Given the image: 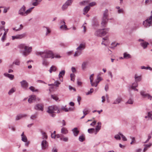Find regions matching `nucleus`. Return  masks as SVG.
<instances>
[{"mask_svg": "<svg viewBox=\"0 0 152 152\" xmlns=\"http://www.w3.org/2000/svg\"><path fill=\"white\" fill-rule=\"evenodd\" d=\"M60 140H63L64 142H67L68 141V138L67 137H65L64 136L63 134V136L60 139Z\"/></svg>", "mask_w": 152, "mask_h": 152, "instance_id": "nucleus-42", "label": "nucleus"}, {"mask_svg": "<svg viewBox=\"0 0 152 152\" xmlns=\"http://www.w3.org/2000/svg\"><path fill=\"white\" fill-rule=\"evenodd\" d=\"M93 80H91V81H90L91 86L95 87H97V86L96 82H93Z\"/></svg>", "mask_w": 152, "mask_h": 152, "instance_id": "nucleus-49", "label": "nucleus"}, {"mask_svg": "<svg viewBox=\"0 0 152 152\" xmlns=\"http://www.w3.org/2000/svg\"><path fill=\"white\" fill-rule=\"evenodd\" d=\"M122 100V98L121 97L118 96L114 100L113 104H116L120 103Z\"/></svg>", "mask_w": 152, "mask_h": 152, "instance_id": "nucleus-17", "label": "nucleus"}, {"mask_svg": "<svg viewBox=\"0 0 152 152\" xmlns=\"http://www.w3.org/2000/svg\"><path fill=\"white\" fill-rule=\"evenodd\" d=\"M61 133L62 134H66L68 133V131L65 127H63L61 129Z\"/></svg>", "mask_w": 152, "mask_h": 152, "instance_id": "nucleus-23", "label": "nucleus"}, {"mask_svg": "<svg viewBox=\"0 0 152 152\" xmlns=\"http://www.w3.org/2000/svg\"><path fill=\"white\" fill-rule=\"evenodd\" d=\"M96 5V3L95 2H92L89 4L88 6H89V7H92V6H94Z\"/></svg>", "mask_w": 152, "mask_h": 152, "instance_id": "nucleus-59", "label": "nucleus"}, {"mask_svg": "<svg viewBox=\"0 0 152 152\" xmlns=\"http://www.w3.org/2000/svg\"><path fill=\"white\" fill-rule=\"evenodd\" d=\"M140 45L144 49H145L147 48V46L149 45V43L147 42L144 41L141 42Z\"/></svg>", "mask_w": 152, "mask_h": 152, "instance_id": "nucleus-27", "label": "nucleus"}, {"mask_svg": "<svg viewBox=\"0 0 152 152\" xmlns=\"http://www.w3.org/2000/svg\"><path fill=\"white\" fill-rule=\"evenodd\" d=\"M56 111V113H59L60 112V111L58 109L57 106H52L48 107L47 112L49 114H51V115L52 117H54L55 116V115L53 113H56L55 111Z\"/></svg>", "mask_w": 152, "mask_h": 152, "instance_id": "nucleus-4", "label": "nucleus"}, {"mask_svg": "<svg viewBox=\"0 0 152 152\" xmlns=\"http://www.w3.org/2000/svg\"><path fill=\"white\" fill-rule=\"evenodd\" d=\"M120 135L119 134V133L118 134L115 135V136L114 138L116 140H121Z\"/></svg>", "mask_w": 152, "mask_h": 152, "instance_id": "nucleus-50", "label": "nucleus"}, {"mask_svg": "<svg viewBox=\"0 0 152 152\" xmlns=\"http://www.w3.org/2000/svg\"><path fill=\"white\" fill-rule=\"evenodd\" d=\"M110 30L109 28L99 29L96 30L94 33V35L98 37H101L106 35Z\"/></svg>", "mask_w": 152, "mask_h": 152, "instance_id": "nucleus-3", "label": "nucleus"}, {"mask_svg": "<svg viewBox=\"0 0 152 152\" xmlns=\"http://www.w3.org/2000/svg\"><path fill=\"white\" fill-rule=\"evenodd\" d=\"M4 75L9 78L10 80H12L14 77V76L12 75L9 74L7 73H5L4 74Z\"/></svg>", "mask_w": 152, "mask_h": 152, "instance_id": "nucleus-26", "label": "nucleus"}, {"mask_svg": "<svg viewBox=\"0 0 152 152\" xmlns=\"http://www.w3.org/2000/svg\"><path fill=\"white\" fill-rule=\"evenodd\" d=\"M36 99V96L35 95L31 96L28 99V102L30 103H32Z\"/></svg>", "mask_w": 152, "mask_h": 152, "instance_id": "nucleus-18", "label": "nucleus"}, {"mask_svg": "<svg viewBox=\"0 0 152 152\" xmlns=\"http://www.w3.org/2000/svg\"><path fill=\"white\" fill-rule=\"evenodd\" d=\"M85 139V137L83 135L80 136L79 138V141L81 142H83L84 140Z\"/></svg>", "mask_w": 152, "mask_h": 152, "instance_id": "nucleus-44", "label": "nucleus"}, {"mask_svg": "<svg viewBox=\"0 0 152 152\" xmlns=\"http://www.w3.org/2000/svg\"><path fill=\"white\" fill-rule=\"evenodd\" d=\"M152 3V0H146L145 1V4L147 5L148 4H149Z\"/></svg>", "mask_w": 152, "mask_h": 152, "instance_id": "nucleus-58", "label": "nucleus"}, {"mask_svg": "<svg viewBox=\"0 0 152 152\" xmlns=\"http://www.w3.org/2000/svg\"><path fill=\"white\" fill-rule=\"evenodd\" d=\"M151 135L149 134L148 135V138L144 142L145 143H147L148 142L149 140L151 138Z\"/></svg>", "mask_w": 152, "mask_h": 152, "instance_id": "nucleus-60", "label": "nucleus"}, {"mask_svg": "<svg viewBox=\"0 0 152 152\" xmlns=\"http://www.w3.org/2000/svg\"><path fill=\"white\" fill-rule=\"evenodd\" d=\"M12 40H14L15 39H19L18 35H17L15 36H12Z\"/></svg>", "mask_w": 152, "mask_h": 152, "instance_id": "nucleus-62", "label": "nucleus"}, {"mask_svg": "<svg viewBox=\"0 0 152 152\" xmlns=\"http://www.w3.org/2000/svg\"><path fill=\"white\" fill-rule=\"evenodd\" d=\"M138 86V83L137 82L135 81L134 83H132V85L131 86V88L134 91H138V89L136 88V87Z\"/></svg>", "mask_w": 152, "mask_h": 152, "instance_id": "nucleus-14", "label": "nucleus"}, {"mask_svg": "<svg viewBox=\"0 0 152 152\" xmlns=\"http://www.w3.org/2000/svg\"><path fill=\"white\" fill-rule=\"evenodd\" d=\"M72 131L73 132L74 136L75 137L77 136L79 132V131L77 130V127L73 129L72 130Z\"/></svg>", "mask_w": 152, "mask_h": 152, "instance_id": "nucleus-15", "label": "nucleus"}, {"mask_svg": "<svg viewBox=\"0 0 152 152\" xmlns=\"http://www.w3.org/2000/svg\"><path fill=\"white\" fill-rule=\"evenodd\" d=\"M34 8V7H31L25 11L26 16L30 13L32 11Z\"/></svg>", "mask_w": 152, "mask_h": 152, "instance_id": "nucleus-39", "label": "nucleus"}, {"mask_svg": "<svg viewBox=\"0 0 152 152\" xmlns=\"http://www.w3.org/2000/svg\"><path fill=\"white\" fill-rule=\"evenodd\" d=\"M101 128V126H99L97 125L95 128V131L96 133H95V134H97V133L99 131L100 129Z\"/></svg>", "mask_w": 152, "mask_h": 152, "instance_id": "nucleus-43", "label": "nucleus"}, {"mask_svg": "<svg viewBox=\"0 0 152 152\" xmlns=\"http://www.w3.org/2000/svg\"><path fill=\"white\" fill-rule=\"evenodd\" d=\"M145 118H148L151 120H152V111H150L148 113V115L145 117Z\"/></svg>", "mask_w": 152, "mask_h": 152, "instance_id": "nucleus-34", "label": "nucleus"}, {"mask_svg": "<svg viewBox=\"0 0 152 152\" xmlns=\"http://www.w3.org/2000/svg\"><path fill=\"white\" fill-rule=\"evenodd\" d=\"M18 37L19 39H21L25 38L26 36V34L24 33L20 34H18Z\"/></svg>", "mask_w": 152, "mask_h": 152, "instance_id": "nucleus-37", "label": "nucleus"}, {"mask_svg": "<svg viewBox=\"0 0 152 152\" xmlns=\"http://www.w3.org/2000/svg\"><path fill=\"white\" fill-rule=\"evenodd\" d=\"M85 44L81 43L76 48V50H79L81 52V51L85 48Z\"/></svg>", "mask_w": 152, "mask_h": 152, "instance_id": "nucleus-13", "label": "nucleus"}, {"mask_svg": "<svg viewBox=\"0 0 152 152\" xmlns=\"http://www.w3.org/2000/svg\"><path fill=\"white\" fill-rule=\"evenodd\" d=\"M94 91V89L93 88L90 89L89 91L86 93V95H88L91 94Z\"/></svg>", "mask_w": 152, "mask_h": 152, "instance_id": "nucleus-52", "label": "nucleus"}, {"mask_svg": "<svg viewBox=\"0 0 152 152\" xmlns=\"http://www.w3.org/2000/svg\"><path fill=\"white\" fill-rule=\"evenodd\" d=\"M57 70V68L54 66H52L50 68L49 70V72L50 73H52V72H55Z\"/></svg>", "mask_w": 152, "mask_h": 152, "instance_id": "nucleus-22", "label": "nucleus"}, {"mask_svg": "<svg viewBox=\"0 0 152 152\" xmlns=\"http://www.w3.org/2000/svg\"><path fill=\"white\" fill-rule=\"evenodd\" d=\"M43 60L42 61V64L43 65L45 66H47L49 64V62L47 60L46 58H42Z\"/></svg>", "mask_w": 152, "mask_h": 152, "instance_id": "nucleus-28", "label": "nucleus"}, {"mask_svg": "<svg viewBox=\"0 0 152 152\" xmlns=\"http://www.w3.org/2000/svg\"><path fill=\"white\" fill-rule=\"evenodd\" d=\"M88 131L89 133H93L95 132V129L94 128H90L88 129Z\"/></svg>", "mask_w": 152, "mask_h": 152, "instance_id": "nucleus-45", "label": "nucleus"}, {"mask_svg": "<svg viewBox=\"0 0 152 152\" xmlns=\"http://www.w3.org/2000/svg\"><path fill=\"white\" fill-rule=\"evenodd\" d=\"M29 89L31 91H32L33 92H34V91H38V90L37 89L35 90L34 88V87L32 86H31L29 88Z\"/></svg>", "mask_w": 152, "mask_h": 152, "instance_id": "nucleus-55", "label": "nucleus"}, {"mask_svg": "<svg viewBox=\"0 0 152 152\" xmlns=\"http://www.w3.org/2000/svg\"><path fill=\"white\" fill-rule=\"evenodd\" d=\"M127 103L130 104H132L133 103V100L130 98L128 100Z\"/></svg>", "mask_w": 152, "mask_h": 152, "instance_id": "nucleus-53", "label": "nucleus"}, {"mask_svg": "<svg viewBox=\"0 0 152 152\" xmlns=\"http://www.w3.org/2000/svg\"><path fill=\"white\" fill-rule=\"evenodd\" d=\"M16 88L15 87L12 88L9 91L8 94L9 95H11L13 93L15 92L16 91Z\"/></svg>", "mask_w": 152, "mask_h": 152, "instance_id": "nucleus-29", "label": "nucleus"}, {"mask_svg": "<svg viewBox=\"0 0 152 152\" xmlns=\"http://www.w3.org/2000/svg\"><path fill=\"white\" fill-rule=\"evenodd\" d=\"M144 27L145 28H148L152 25V11L151 13V15L147 19L144 21L143 23Z\"/></svg>", "mask_w": 152, "mask_h": 152, "instance_id": "nucleus-6", "label": "nucleus"}, {"mask_svg": "<svg viewBox=\"0 0 152 152\" xmlns=\"http://www.w3.org/2000/svg\"><path fill=\"white\" fill-rule=\"evenodd\" d=\"M131 57V55L128 54L127 53H124V58H129Z\"/></svg>", "mask_w": 152, "mask_h": 152, "instance_id": "nucleus-38", "label": "nucleus"}, {"mask_svg": "<svg viewBox=\"0 0 152 152\" xmlns=\"http://www.w3.org/2000/svg\"><path fill=\"white\" fill-rule=\"evenodd\" d=\"M118 13H123L124 12V10L123 9H120L118 10Z\"/></svg>", "mask_w": 152, "mask_h": 152, "instance_id": "nucleus-64", "label": "nucleus"}, {"mask_svg": "<svg viewBox=\"0 0 152 152\" xmlns=\"http://www.w3.org/2000/svg\"><path fill=\"white\" fill-rule=\"evenodd\" d=\"M27 116L26 114H20L18 115L16 117V120H18L22 118L25 117Z\"/></svg>", "mask_w": 152, "mask_h": 152, "instance_id": "nucleus-19", "label": "nucleus"}, {"mask_svg": "<svg viewBox=\"0 0 152 152\" xmlns=\"http://www.w3.org/2000/svg\"><path fill=\"white\" fill-rule=\"evenodd\" d=\"M134 77L135 80V81L137 82L141 81L142 80L141 76H138L137 74L135 75Z\"/></svg>", "mask_w": 152, "mask_h": 152, "instance_id": "nucleus-20", "label": "nucleus"}, {"mask_svg": "<svg viewBox=\"0 0 152 152\" xmlns=\"http://www.w3.org/2000/svg\"><path fill=\"white\" fill-rule=\"evenodd\" d=\"M7 32H6V31H5V32H4L3 35L2 36L1 40L2 41V42H4L5 39V37L6 35L7 34Z\"/></svg>", "mask_w": 152, "mask_h": 152, "instance_id": "nucleus-46", "label": "nucleus"}, {"mask_svg": "<svg viewBox=\"0 0 152 152\" xmlns=\"http://www.w3.org/2000/svg\"><path fill=\"white\" fill-rule=\"evenodd\" d=\"M88 63V62L87 61H85L83 62L81 65V68L83 70H85L86 68Z\"/></svg>", "mask_w": 152, "mask_h": 152, "instance_id": "nucleus-21", "label": "nucleus"}, {"mask_svg": "<svg viewBox=\"0 0 152 152\" xmlns=\"http://www.w3.org/2000/svg\"><path fill=\"white\" fill-rule=\"evenodd\" d=\"M44 28H45L46 29V32L45 33V35L46 36H48L49 35V34L51 32V30L50 29L47 27H44Z\"/></svg>", "mask_w": 152, "mask_h": 152, "instance_id": "nucleus-33", "label": "nucleus"}, {"mask_svg": "<svg viewBox=\"0 0 152 152\" xmlns=\"http://www.w3.org/2000/svg\"><path fill=\"white\" fill-rule=\"evenodd\" d=\"M65 74V71L64 70H63L61 71L59 73L58 75V77L59 78L62 77L63 76H64Z\"/></svg>", "mask_w": 152, "mask_h": 152, "instance_id": "nucleus-36", "label": "nucleus"}, {"mask_svg": "<svg viewBox=\"0 0 152 152\" xmlns=\"http://www.w3.org/2000/svg\"><path fill=\"white\" fill-rule=\"evenodd\" d=\"M26 7L23 5L18 11V14L22 16H26Z\"/></svg>", "mask_w": 152, "mask_h": 152, "instance_id": "nucleus-9", "label": "nucleus"}, {"mask_svg": "<svg viewBox=\"0 0 152 152\" xmlns=\"http://www.w3.org/2000/svg\"><path fill=\"white\" fill-rule=\"evenodd\" d=\"M51 97L53 99L55 100L56 101H57L58 99V98L56 95H51Z\"/></svg>", "mask_w": 152, "mask_h": 152, "instance_id": "nucleus-54", "label": "nucleus"}, {"mask_svg": "<svg viewBox=\"0 0 152 152\" xmlns=\"http://www.w3.org/2000/svg\"><path fill=\"white\" fill-rule=\"evenodd\" d=\"M90 112V111L88 108H85L83 111V113L84 115H87Z\"/></svg>", "mask_w": 152, "mask_h": 152, "instance_id": "nucleus-35", "label": "nucleus"}, {"mask_svg": "<svg viewBox=\"0 0 152 152\" xmlns=\"http://www.w3.org/2000/svg\"><path fill=\"white\" fill-rule=\"evenodd\" d=\"M42 148V150H45L48 146V143L45 140H43L41 142Z\"/></svg>", "mask_w": 152, "mask_h": 152, "instance_id": "nucleus-10", "label": "nucleus"}, {"mask_svg": "<svg viewBox=\"0 0 152 152\" xmlns=\"http://www.w3.org/2000/svg\"><path fill=\"white\" fill-rule=\"evenodd\" d=\"M4 7V9L3 11V12L4 13H6L7 12L8 10H9L10 7H9L7 8H6L5 7Z\"/></svg>", "mask_w": 152, "mask_h": 152, "instance_id": "nucleus-57", "label": "nucleus"}, {"mask_svg": "<svg viewBox=\"0 0 152 152\" xmlns=\"http://www.w3.org/2000/svg\"><path fill=\"white\" fill-rule=\"evenodd\" d=\"M89 3L88 0L84 1L79 2V4L80 6L85 5Z\"/></svg>", "mask_w": 152, "mask_h": 152, "instance_id": "nucleus-31", "label": "nucleus"}, {"mask_svg": "<svg viewBox=\"0 0 152 152\" xmlns=\"http://www.w3.org/2000/svg\"><path fill=\"white\" fill-rule=\"evenodd\" d=\"M56 137L57 138H60V139L61 138V137L63 136V134H56Z\"/></svg>", "mask_w": 152, "mask_h": 152, "instance_id": "nucleus-63", "label": "nucleus"}, {"mask_svg": "<svg viewBox=\"0 0 152 152\" xmlns=\"http://www.w3.org/2000/svg\"><path fill=\"white\" fill-rule=\"evenodd\" d=\"M60 28L63 30H67L69 29L65 24L61 25L60 27Z\"/></svg>", "mask_w": 152, "mask_h": 152, "instance_id": "nucleus-30", "label": "nucleus"}, {"mask_svg": "<svg viewBox=\"0 0 152 152\" xmlns=\"http://www.w3.org/2000/svg\"><path fill=\"white\" fill-rule=\"evenodd\" d=\"M13 64H15L16 65L19 66L20 64V61L19 59H16L13 62Z\"/></svg>", "mask_w": 152, "mask_h": 152, "instance_id": "nucleus-41", "label": "nucleus"}, {"mask_svg": "<svg viewBox=\"0 0 152 152\" xmlns=\"http://www.w3.org/2000/svg\"><path fill=\"white\" fill-rule=\"evenodd\" d=\"M74 0H68L63 5L61 9L63 10H64L68 8L69 6L71 5Z\"/></svg>", "mask_w": 152, "mask_h": 152, "instance_id": "nucleus-7", "label": "nucleus"}, {"mask_svg": "<svg viewBox=\"0 0 152 152\" xmlns=\"http://www.w3.org/2000/svg\"><path fill=\"white\" fill-rule=\"evenodd\" d=\"M21 87L24 89H26L28 87V83L25 80H23L20 82Z\"/></svg>", "mask_w": 152, "mask_h": 152, "instance_id": "nucleus-11", "label": "nucleus"}, {"mask_svg": "<svg viewBox=\"0 0 152 152\" xmlns=\"http://www.w3.org/2000/svg\"><path fill=\"white\" fill-rule=\"evenodd\" d=\"M34 109L36 110L42 111L43 110V107L42 105L38 104L35 106Z\"/></svg>", "mask_w": 152, "mask_h": 152, "instance_id": "nucleus-16", "label": "nucleus"}, {"mask_svg": "<svg viewBox=\"0 0 152 152\" xmlns=\"http://www.w3.org/2000/svg\"><path fill=\"white\" fill-rule=\"evenodd\" d=\"M42 0H32V5L34 6H36L38 5Z\"/></svg>", "mask_w": 152, "mask_h": 152, "instance_id": "nucleus-12", "label": "nucleus"}, {"mask_svg": "<svg viewBox=\"0 0 152 152\" xmlns=\"http://www.w3.org/2000/svg\"><path fill=\"white\" fill-rule=\"evenodd\" d=\"M103 16L102 18L101 25L103 27H106L108 21V10L107 9L105 10L103 12Z\"/></svg>", "mask_w": 152, "mask_h": 152, "instance_id": "nucleus-2", "label": "nucleus"}, {"mask_svg": "<svg viewBox=\"0 0 152 152\" xmlns=\"http://www.w3.org/2000/svg\"><path fill=\"white\" fill-rule=\"evenodd\" d=\"M81 54V52L79 50H77L75 53L74 55V57L78 56Z\"/></svg>", "mask_w": 152, "mask_h": 152, "instance_id": "nucleus-40", "label": "nucleus"}, {"mask_svg": "<svg viewBox=\"0 0 152 152\" xmlns=\"http://www.w3.org/2000/svg\"><path fill=\"white\" fill-rule=\"evenodd\" d=\"M119 134L122 137V140L123 141H126L127 140V139L126 138L122 133H121V132H119Z\"/></svg>", "mask_w": 152, "mask_h": 152, "instance_id": "nucleus-48", "label": "nucleus"}, {"mask_svg": "<svg viewBox=\"0 0 152 152\" xmlns=\"http://www.w3.org/2000/svg\"><path fill=\"white\" fill-rule=\"evenodd\" d=\"M38 56H40L42 58V54H43V51L41 52H36L35 53Z\"/></svg>", "mask_w": 152, "mask_h": 152, "instance_id": "nucleus-47", "label": "nucleus"}, {"mask_svg": "<svg viewBox=\"0 0 152 152\" xmlns=\"http://www.w3.org/2000/svg\"><path fill=\"white\" fill-rule=\"evenodd\" d=\"M75 75L73 73H72L70 74V77H71V80L72 81H74L75 79Z\"/></svg>", "mask_w": 152, "mask_h": 152, "instance_id": "nucleus-51", "label": "nucleus"}, {"mask_svg": "<svg viewBox=\"0 0 152 152\" xmlns=\"http://www.w3.org/2000/svg\"><path fill=\"white\" fill-rule=\"evenodd\" d=\"M41 133L42 135V138L43 139H47L48 138V136L46 134V133L43 131H42Z\"/></svg>", "mask_w": 152, "mask_h": 152, "instance_id": "nucleus-32", "label": "nucleus"}, {"mask_svg": "<svg viewBox=\"0 0 152 152\" xmlns=\"http://www.w3.org/2000/svg\"><path fill=\"white\" fill-rule=\"evenodd\" d=\"M42 58H54V55L53 52L50 50H45L43 51Z\"/></svg>", "mask_w": 152, "mask_h": 152, "instance_id": "nucleus-5", "label": "nucleus"}, {"mask_svg": "<svg viewBox=\"0 0 152 152\" xmlns=\"http://www.w3.org/2000/svg\"><path fill=\"white\" fill-rule=\"evenodd\" d=\"M61 109L62 110H63L65 112H68L69 111L68 109L67 108H65L64 106L61 107Z\"/></svg>", "mask_w": 152, "mask_h": 152, "instance_id": "nucleus-61", "label": "nucleus"}, {"mask_svg": "<svg viewBox=\"0 0 152 152\" xmlns=\"http://www.w3.org/2000/svg\"><path fill=\"white\" fill-rule=\"evenodd\" d=\"M18 48L21 49H24L22 53L23 56H26L28 55L32 51V47H28L25 45V44H21L18 46Z\"/></svg>", "mask_w": 152, "mask_h": 152, "instance_id": "nucleus-1", "label": "nucleus"}, {"mask_svg": "<svg viewBox=\"0 0 152 152\" xmlns=\"http://www.w3.org/2000/svg\"><path fill=\"white\" fill-rule=\"evenodd\" d=\"M90 7L88 6H86L83 9V14L85 15L88 12L89 10L90 9Z\"/></svg>", "mask_w": 152, "mask_h": 152, "instance_id": "nucleus-24", "label": "nucleus"}, {"mask_svg": "<svg viewBox=\"0 0 152 152\" xmlns=\"http://www.w3.org/2000/svg\"><path fill=\"white\" fill-rule=\"evenodd\" d=\"M60 83H61L59 81H56L54 82V86H55L56 87H58L59 86V85L60 84Z\"/></svg>", "mask_w": 152, "mask_h": 152, "instance_id": "nucleus-56", "label": "nucleus"}, {"mask_svg": "<svg viewBox=\"0 0 152 152\" xmlns=\"http://www.w3.org/2000/svg\"><path fill=\"white\" fill-rule=\"evenodd\" d=\"M140 94L141 96L144 98L147 97L148 99L151 100L152 99V96L146 93L145 91H141L140 92Z\"/></svg>", "mask_w": 152, "mask_h": 152, "instance_id": "nucleus-8", "label": "nucleus"}, {"mask_svg": "<svg viewBox=\"0 0 152 152\" xmlns=\"http://www.w3.org/2000/svg\"><path fill=\"white\" fill-rule=\"evenodd\" d=\"M21 140L24 142H26L27 139L26 137L24 135V132H23L21 135Z\"/></svg>", "mask_w": 152, "mask_h": 152, "instance_id": "nucleus-25", "label": "nucleus"}]
</instances>
